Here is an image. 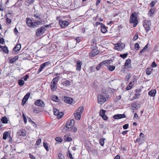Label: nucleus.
<instances>
[{
    "instance_id": "1",
    "label": "nucleus",
    "mask_w": 159,
    "mask_h": 159,
    "mask_svg": "<svg viewBox=\"0 0 159 159\" xmlns=\"http://www.w3.org/2000/svg\"><path fill=\"white\" fill-rule=\"evenodd\" d=\"M75 120L73 119L68 120L64 126L63 130L64 132L71 131L75 132L77 130V128L74 126Z\"/></svg>"
},
{
    "instance_id": "2",
    "label": "nucleus",
    "mask_w": 159,
    "mask_h": 159,
    "mask_svg": "<svg viewBox=\"0 0 159 159\" xmlns=\"http://www.w3.org/2000/svg\"><path fill=\"white\" fill-rule=\"evenodd\" d=\"M84 109L83 107L80 106L74 112V116L76 120H79L80 119L81 114L83 113Z\"/></svg>"
},
{
    "instance_id": "3",
    "label": "nucleus",
    "mask_w": 159,
    "mask_h": 159,
    "mask_svg": "<svg viewBox=\"0 0 159 159\" xmlns=\"http://www.w3.org/2000/svg\"><path fill=\"white\" fill-rule=\"evenodd\" d=\"M129 21L130 23L133 24L134 27H135L137 25L138 23V19L136 12H134L130 16Z\"/></svg>"
},
{
    "instance_id": "4",
    "label": "nucleus",
    "mask_w": 159,
    "mask_h": 159,
    "mask_svg": "<svg viewBox=\"0 0 159 159\" xmlns=\"http://www.w3.org/2000/svg\"><path fill=\"white\" fill-rule=\"evenodd\" d=\"M48 26V25H45L38 28L36 30L35 35L38 37L41 36L45 33L46 30V28Z\"/></svg>"
},
{
    "instance_id": "5",
    "label": "nucleus",
    "mask_w": 159,
    "mask_h": 159,
    "mask_svg": "<svg viewBox=\"0 0 159 159\" xmlns=\"http://www.w3.org/2000/svg\"><path fill=\"white\" fill-rule=\"evenodd\" d=\"M107 99L108 98H107V97L105 96L102 94H99L97 97L98 102V104L102 105L105 103Z\"/></svg>"
},
{
    "instance_id": "6",
    "label": "nucleus",
    "mask_w": 159,
    "mask_h": 159,
    "mask_svg": "<svg viewBox=\"0 0 159 159\" xmlns=\"http://www.w3.org/2000/svg\"><path fill=\"white\" fill-rule=\"evenodd\" d=\"M151 25L150 20H144L143 21V26L145 29L146 32H148L150 30V27Z\"/></svg>"
},
{
    "instance_id": "7",
    "label": "nucleus",
    "mask_w": 159,
    "mask_h": 159,
    "mask_svg": "<svg viewBox=\"0 0 159 159\" xmlns=\"http://www.w3.org/2000/svg\"><path fill=\"white\" fill-rule=\"evenodd\" d=\"M59 24L61 28H64L68 26L69 25V23L68 21L63 20L62 19H60L59 20Z\"/></svg>"
},
{
    "instance_id": "8",
    "label": "nucleus",
    "mask_w": 159,
    "mask_h": 159,
    "mask_svg": "<svg viewBox=\"0 0 159 159\" xmlns=\"http://www.w3.org/2000/svg\"><path fill=\"white\" fill-rule=\"evenodd\" d=\"M125 47V45L122 43H118L115 44L114 49L118 51H120Z\"/></svg>"
},
{
    "instance_id": "9",
    "label": "nucleus",
    "mask_w": 159,
    "mask_h": 159,
    "mask_svg": "<svg viewBox=\"0 0 159 159\" xmlns=\"http://www.w3.org/2000/svg\"><path fill=\"white\" fill-rule=\"evenodd\" d=\"M53 111L54 114L57 116L58 118H61L63 115V112H59V110L57 109L54 108Z\"/></svg>"
},
{
    "instance_id": "10",
    "label": "nucleus",
    "mask_w": 159,
    "mask_h": 159,
    "mask_svg": "<svg viewBox=\"0 0 159 159\" xmlns=\"http://www.w3.org/2000/svg\"><path fill=\"white\" fill-rule=\"evenodd\" d=\"M131 63V60L129 58L126 60L125 63L124 65L125 68L128 70H130L132 68Z\"/></svg>"
},
{
    "instance_id": "11",
    "label": "nucleus",
    "mask_w": 159,
    "mask_h": 159,
    "mask_svg": "<svg viewBox=\"0 0 159 159\" xmlns=\"http://www.w3.org/2000/svg\"><path fill=\"white\" fill-rule=\"evenodd\" d=\"M99 52V51L97 48L96 47H94L90 53V56L91 57H93L98 54Z\"/></svg>"
},
{
    "instance_id": "12",
    "label": "nucleus",
    "mask_w": 159,
    "mask_h": 159,
    "mask_svg": "<svg viewBox=\"0 0 159 159\" xmlns=\"http://www.w3.org/2000/svg\"><path fill=\"white\" fill-rule=\"evenodd\" d=\"M26 131L24 129L19 130L17 132V135L19 136H25L26 135Z\"/></svg>"
},
{
    "instance_id": "13",
    "label": "nucleus",
    "mask_w": 159,
    "mask_h": 159,
    "mask_svg": "<svg viewBox=\"0 0 159 159\" xmlns=\"http://www.w3.org/2000/svg\"><path fill=\"white\" fill-rule=\"evenodd\" d=\"M35 105L41 107H43L44 106L45 104L42 100L39 99L37 100L34 103Z\"/></svg>"
},
{
    "instance_id": "14",
    "label": "nucleus",
    "mask_w": 159,
    "mask_h": 159,
    "mask_svg": "<svg viewBox=\"0 0 159 159\" xmlns=\"http://www.w3.org/2000/svg\"><path fill=\"white\" fill-rule=\"evenodd\" d=\"M64 102L67 104H71L73 102V99L69 97H65L63 98Z\"/></svg>"
},
{
    "instance_id": "15",
    "label": "nucleus",
    "mask_w": 159,
    "mask_h": 159,
    "mask_svg": "<svg viewBox=\"0 0 159 159\" xmlns=\"http://www.w3.org/2000/svg\"><path fill=\"white\" fill-rule=\"evenodd\" d=\"M30 94L29 93H27L26 95H25L22 100V105H24L25 104V102L27 101L30 96Z\"/></svg>"
},
{
    "instance_id": "16",
    "label": "nucleus",
    "mask_w": 159,
    "mask_h": 159,
    "mask_svg": "<svg viewBox=\"0 0 159 159\" xmlns=\"http://www.w3.org/2000/svg\"><path fill=\"white\" fill-rule=\"evenodd\" d=\"M125 117L126 116L124 114H117L114 115L113 116L114 119H119Z\"/></svg>"
},
{
    "instance_id": "17",
    "label": "nucleus",
    "mask_w": 159,
    "mask_h": 159,
    "mask_svg": "<svg viewBox=\"0 0 159 159\" xmlns=\"http://www.w3.org/2000/svg\"><path fill=\"white\" fill-rule=\"evenodd\" d=\"M82 65V63L80 60H79L77 61L76 66L77 70L80 71L81 70Z\"/></svg>"
},
{
    "instance_id": "18",
    "label": "nucleus",
    "mask_w": 159,
    "mask_h": 159,
    "mask_svg": "<svg viewBox=\"0 0 159 159\" xmlns=\"http://www.w3.org/2000/svg\"><path fill=\"white\" fill-rule=\"evenodd\" d=\"M26 24L28 26L30 27H32L33 22L30 18H27L26 19Z\"/></svg>"
},
{
    "instance_id": "19",
    "label": "nucleus",
    "mask_w": 159,
    "mask_h": 159,
    "mask_svg": "<svg viewBox=\"0 0 159 159\" xmlns=\"http://www.w3.org/2000/svg\"><path fill=\"white\" fill-rule=\"evenodd\" d=\"M156 90L155 89L151 90L148 93V95L151 97H154L156 95Z\"/></svg>"
},
{
    "instance_id": "20",
    "label": "nucleus",
    "mask_w": 159,
    "mask_h": 159,
    "mask_svg": "<svg viewBox=\"0 0 159 159\" xmlns=\"http://www.w3.org/2000/svg\"><path fill=\"white\" fill-rule=\"evenodd\" d=\"M51 88L52 91H55L57 88V84L51 82Z\"/></svg>"
},
{
    "instance_id": "21",
    "label": "nucleus",
    "mask_w": 159,
    "mask_h": 159,
    "mask_svg": "<svg viewBox=\"0 0 159 159\" xmlns=\"http://www.w3.org/2000/svg\"><path fill=\"white\" fill-rule=\"evenodd\" d=\"M64 141L67 142H70L72 140V138L69 137L68 134L65 135L64 137Z\"/></svg>"
},
{
    "instance_id": "22",
    "label": "nucleus",
    "mask_w": 159,
    "mask_h": 159,
    "mask_svg": "<svg viewBox=\"0 0 159 159\" xmlns=\"http://www.w3.org/2000/svg\"><path fill=\"white\" fill-rule=\"evenodd\" d=\"M41 23L42 22L40 21L34 22H33L32 24V27H38L39 25H40Z\"/></svg>"
},
{
    "instance_id": "23",
    "label": "nucleus",
    "mask_w": 159,
    "mask_h": 159,
    "mask_svg": "<svg viewBox=\"0 0 159 159\" xmlns=\"http://www.w3.org/2000/svg\"><path fill=\"white\" fill-rule=\"evenodd\" d=\"M21 48V45L20 44H18L16 46H15L13 48V50L15 52H17L19 51Z\"/></svg>"
},
{
    "instance_id": "24",
    "label": "nucleus",
    "mask_w": 159,
    "mask_h": 159,
    "mask_svg": "<svg viewBox=\"0 0 159 159\" xmlns=\"http://www.w3.org/2000/svg\"><path fill=\"white\" fill-rule=\"evenodd\" d=\"M51 99L54 102H57L58 100V97L54 95H52L51 96Z\"/></svg>"
},
{
    "instance_id": "25",
    "label": "nucleus",
    "mask_w": 159,
    "mask_h": 159,
    "mask_svg": "<svg viewBox=\"0 0 159 159\" xmlns=\"http://www.w3.org/2000/svg\"><path fill=\"white\" fill-rule=\"evenodd\" d=\"M102 62L103 65L106 66L108 64H110L112 62V61L111 60H106Z\"/></svg>"
},
{
    "instance_id": "26",
    "label": "nucleus",
    "mask_w": 159,
    "mask_h": 159,
    "mask_svg": "<svg viewBox=\"0 0 159 159\" xmlns=\"http://www.w3.org/2000/svg\"><path fill=\"white\" fill-rule=\"evenodd\" d=\"M106 140L105 138H101L99 140V143L102 146H103L104 144V141Z\"/></svg>"
},
{
    "instance_id": "27",
    "label": "nucleus",
    "mask_w": 159,
    "mask_h": 159,
    "mask_svg": "<svg viewBox=\"0 0 159 159\" xmlns=\"http://www.w3.org/2000/svg\"><path fill=\"white\" fill-rule=\"evenodd\" d=\"M9 135V134L8 132L7 131L5 132L3 134V139L4 140H6L8 137Z\"/></svg>"
},
{
    "instance_id": "28",
    "label": "nucleus",
    "mask_w": 159,
    "mask_h": 159,
    "mask_svg": "<svg viewBox=\"0 0 159 159\" xmlns=\"http://www.w3.org/2000/svg\"><path fill=\"white\" fill-rule=\"evenodd\" d=\"M19 57L18 56H15L13 58L11 59L10 60V62L11 64L13 63L15 61L17 60L18 59Z\"/></svg>"
},
{
    "instance_id": "29",
    "label": "nucleus",
    "mask_w": 159,
    "mask_h": 159,
    "mask_svg": "<svg viewBox=\"0 0 159 159\" xmlns=\"http://www.w3.org/2000/svg\"><path fill=\"white\" fill-rule=\"evenodd\" d=\"M1 121L2 123L4 124H7L8 122V120L6 117L4 116L2 118Z\"/></svg>"
},
{
    "instance_id": "30",
    "label": "nucleus",
    "mask_w": 159,
    "mask_h": 159,
    "mask_svg": "<svg viewBox=\"0 0 159 159\" xmlns=\"http://www.w3.org/2000/svg\"><path fill=\"white\" fill-rule=\"evenodd\" d=\"M107 68L108 70H109L113 71L115 70V67L114 66L108 65L107 66Z\"/></svg>"
},
{
    "instance_id": "31",
    "label": "nucleus",
    "mask_w": 159,
    "mask_h": 159,
    "mask_svg": "<svg viewBox=\"0 0 159 159\" xmlns=\"http://www.w3.org/2000/svg\"><path fill=\"white\" fill-rule=\"evenodd\" d=\"M6 53H8L9 52V50L7 48L6 46H2L1 48Z\"/></svg>"
},
{
    "instance_id": "32",
    "label": "nucleus",
    "mask_w": 159,
    "mask_h": 159,
    "mask_svg": "<svg viewBox=\"0 0 159 159\" xmlns=\"http://www.w3.org/2000/svg\"><path fill=\"white\" fill-rule=\"evenodd\" d=\"M59 76H57L56 77H55L53 79L51 82L57 84L59 80Z\"/></svg>"
},
{
    "instance_id": "33",
    "label": "nucleus",
    "mask_w": 159,
    "mask_h": 159,
    "mask_svg": "<svg viewBox=\"0 0 159 159\" xmlns=\"http://www.w3.org/2000/svg\"><path fill=\"white\" fill-rule=\"evenodd\" d=\"M152 69L149 68H147L146 70V74L148 75H150L152 72Z\"/></svg>"
},
{
    "instance_id": "34",
    "label": "nucleus",
    "mask_w": 159,
    "mask_h": 159,
    "mask_svg": "<svg viewBox=\"0 0 159 159\" xmlns=\"http://www.w3.org/2000/svg\"><path fill=\"white\" fill-rule=\"evenodd\" d=\"M107 29L105 25H102L101 27V31L103 33H105L107 31Z\"/></svg>"
},
{
    "instance_id": "35",
    "label": "nucleus",
    "mask_w": 159,
    "mask_h": 159,
    "mask_svg": "<svg viewBox=\"0 0 159 159\" xmlns=\"http://www.w3.org/2000/svg\"><path fill=\"white\" fill-rule=\"evenodd\" d=\"M43 146L47 151H49V149L48 147V144L47 143L43 142Z\"/></svg>"
},
{
    "instance_id": "36",
    "label": "nucleus",
    "mask_w": 159,
    "mask_h": 159,
    "mask_svg": "<svg viewBox=\"0 0 159 159\" xmlns=\"http://www.w3.org/2000/svg\"><path fill=\"white\" fill-rule=\"evenodd\" d=\"M132 82H130L129 84H128L127 87L126 88V89L127 90H129L130 89L132 88V86H133L134 84H132Z\"/></svg>"
},
{
    "instance_id": "37",
    "label": "nucleus",
    "mask_w": 159,
    "mask_h": 159,
    "mask_svg": "<svg viewBox=\"0 0 159 159\" xmlns=\"http://www.w3.org/2000/svg\"><path fill=\"white\" fill-rule=\"evenodd\" d=\"M155 10L154 8H151L150 9L149 11L148 14L150 16H151L153 14Z\"/></svg>"
},
{
    "instance_id": "38",
    "label": "nucleus",
    "mask_w": 159,
    "mask_h": 159,
    "mask_svg": "<svg viewBox=\"0 0 159 159\" xmlns=\"http://www.w3.org/2000/svg\"><path fill=\"white\" fill-rule=\"evenodd\" d=\"M18 83L19 86H22L24 84L25 82L23 80H18Z\"/></svg>"
},
{
    "instance_id": "39",
    "label": "nucleus",
    "mask_w": 159,
    "mask_h": 159,
    "mask_svg": "<svg viewBox=\"0 0 159 159\" xmlns=\"http://www.w3.org/2000/svg\"><path fill=\"white\" fill-rule=\"evenodd\" d=\"M148 44H147L143 48V49L141 51H140L139 53V55H141V54L144 52L145 51V50L147 48H148Z\"/></svg>"
},
{
    "instance_id": "40",
    "label": "nucleus",
    "mask_w": 159,
    "mask_h": 159,
    "mask_svg": "<svg viewBox=\"0 0 159 159\" xmlns=\"http://www.w3.org/2000/svg\"><path fill=\"white\" fill-rule=\"evenodd\" d=\"M131 75L130 74H127L125 76V80L128 81L130 78Z\"/></svg>"
},
{
    "instance_id": "41",
    "label": "nucleus",
    "mask_w": 159,
    "mask_h": 159,
    "mask_svg": "<svg viewBox=\"0 0 159 159\" xmlns=\"http://www.w3.org/2000/svg\"><path fill=\"white\" fill-rule=\"evenodd\" d=\"M67 156L70 159H74V158L72 157L71 154L69 150L68 151L67 153Z\"/></svg>"
},
{
    "instance_id": "42",
    "label": "nucleus",
    "mask_w": 159,
    "mask_h": 159,
    "mask_svg": "<svg viewBox=\"0 0 159 159\" xmlns=\"http://www.w3.org/2000/svg\"><path fill=\"white\" fill-rule=\"evenodd\" d=\"M106 112V111L103 109L101 110L100 111V116H102L105 115V113Z\"/></svg>"
},
{
    "instance_id": "43",
    "label": "nucleus",
    "mask_w": 159,
    "mask_h": 159,
    "mask_svg": "<svg viewBox=\"0 0 159 159\" xmlns=\"http://www.w3.org/2000/svg\"><path fill=\"white\" fill-rule=\"evenodd\" d=\"M128 55V53H124L123 54H120V57H121L122 58L125 59L126 57Z\"/></svg>"
},
{
    "instance_id": "44",
    "label": "nucleus",
    "mask_w": 159,
    "mask_h": 159,
    "mask_svg": "<svg viewBox=\"0 0 159 159\" xmlns=\"http://www.w3.org/2000/svg\"><path fill=\"white\" fill-rule=\"evenodd\" d=\"M64 84L66 86H68L70 84V82L68 80H66L64 82Z\"/></svg>"
},
{
    "instance_id": "45",
    "label": "nucleus",
    "mask_w": 159,
    "mask_h": 159,
    "mask_svg": "<svg viewBox=\"0 0 159 159\" xmlns=\"http://www.w3.org/2000/svg\"><path fill=\"white\" fill-rule=\"evenodd\" d=\"M56 140L59 142H61L62 141V139L60 137H57L55 138Z\"/></svg>"
},
{
    "instance_id": "46",
    "label": "nucleus",
    "mask_w": 159,
    "mask_h": 159,
    "mask_svg": "<svg viewBox=\"0 0 159 159\" xmlns=\"http://www.w3.org/2000/svg\"><path fill=\"white\" fill-rule=\"evenodd\" d=\"M103 64L102 63V62H101L100 63L98 66L96 67V69L97 70H100L101 67H102V66L103 65Z\"/></svg>"
},
{
    "instance_id": "47",
    "label": "nucleus",
    "mask_w": 159,
    "mask_h": 159,
    "mask_svg": "<svg viewBox=\"0 0 159 159\" xmlns=\"http://www.w3.org/2000/svg\"><path fill=\"white\" fill-rule=\"evenodd\" d=\"M140 48V46L138 43H136L134 45V48L136 50H138Z\"/></svg>"
},
{
    "instance_id": "48",
    "label": "nucleus",
    "mask_w": 159,
    "mask_h": 159,
    "mask_svg": "<svg viewBox=\"0 0 159 159\" xmlns=\"http://www.w3.org/2000/svg\"><path fill=\"white\" fill-rule=\"evenodd\" d=\"M58 156L59 159H65L64 156L61 153H59L58 154Z\"/></svg>"
},
{
    "instance_id": "49",
    "label": "nucleus",
    "mask_w": 159,
    "mask_h": 159,
    "mask_svg": "<svg viewBox=\"0 0 159 159\" xmlns=\"http://www.w3.org/2000/svg\"><path fill=\"white\" fill-rule=\"evenodd\" d=\"M41 139L40 138H39V139H37V140L35 144L37 146H39L40 144V143H41Z\"/></svg>"
},
{
    "instance_id": "50",
    "label": "nucleus",
    "mask_w": 159,
    "mask_h": 159,
    "mask_svg": "<svg viewBox=\"0 0 159 159\" xmlns=\"http://www.w3.org/2000/svg\"><path fill=\"white\" fill-rule=\"evenodd\" d=\"M22 115L25 124H26L27 123V119L25 116V115L24 113H22Z\"/></svg>"
},
{
    "instance_id": "51",
    "label": "nucleus",
    "mask_w": 159,
    "mask_h": 159,
    "mask_svg": "<svg viewBox=\"0 0 159 159\" xmlns=\"http://www.w3.org/2000/svg\"><path fill=\"white\" fill-rule=\"evenodd\" d=\"M129 127V124H126L124 125L123 126V128L124 129H126Z\"/></svg>"
},
{
    "instance_id": "52",
    "label": "nucleus",
    "mask_w": 159,
    "mask_h": 159,
    "mask_svg": "<svg viewBox=\"0 0 159 159\" xmlns=\"http://www.w3.org/2000/svg\"><path fill=\"white\" fill-rule=\"evenodd\" d=\"M140 95V94L139 93H136L135 94V95L134 96L133 98L134 99H136V98H138L139 97Z\"/></svg>"
},
{
    "instance_id": "53",
    "label": "nucleus",
    "mask_w": 159,
    "mask_h": 159,
    "mask_svg": "<svg viewBox=\"0 0 159 159\" xmlns=\"http://www.w3.org/2000/svg\"><path fill=\"white\" fill-rule=\"evenodd\" d=\"M138 38V35L137 34H136L134 35L133 38V40L134 41H135Z\"/></svg>"
},
{
    "instance_id": "54",
    "label": "nucleus",
    "mask_w": 159,
    "mask_h": 159,
    "mask_svg": "<svg viewBox=\"0 0 159 159\" xmlns=\"http://www.w3.org/2000/svg\"><path fill=\"white\" fill-rule=\"evenodd\" d=\"M0 43L1 44H3L4 43V39L2 38H1L0 37Z\"/></svg>"
},
{
    "instance_id": "55",
    "label": "nucleus",
    "mask_w": 159,
    "mask_h": 159,
    "mask_svg": "<svg viewBox=\"0 0 159 159\" xmlns=\"http://www.w3.org/2000/svg\"><path fill=\"white\" fill-rule=\"evenodd\" d=\"M156 3V2L155 1L152 2L150 4V6L151 7H153L154 6V5Z\"/></svg>"
},
{
    "instance_id": "56",
    "label": "nucleus",
    "mask_w": 159,
    "mask_h": 159,
    "mask_svg": "<svg viewBox=\"0 0 159 159\" xmlns=\"http://www.w3.org/2000/svg\"><path fill=\"white\" fill-rule=\"evenodd\" d=\"M6 21V23H7V24H9L11 22V20L9 18H7Z\"/></svg>"
},
{
    "instance_id": "57",
    "label": "nucleus",
    "mask_w": 159,
    "mask_h": 159,
    "mask_svg": "<svg viewBox=\"0 0 159 159\" xmlns=\"http://www.w3.org/2000/svg\"><path fill=\"white\" fill-rule=\"evenodd\" d=\"M157 66V64L156 63L155 61L152 62V64L151 65V66L152 68L156 67Z\"/></svg>"
},
{
    "instance_id": "58",
    "label": "nucleus",
    "mask_w": 159,
    "mask_h": 159,
    "mask_svg": "<svg viewBox=\"0 0 159 159\" xmlns=\"http://www.w3.org/2000/svg\"><path fill=\"white\" fill-rule=\"evenodd\" d=\"M34 17L35 19H39V20L40 19V18L39 17V16L37 14H35L34 16Z\"/></svg>"
},
{
    "instance_id": "59",
    "label": "nucleus",
    "mask_w": 159,
    "mask_h": 159,
    "mask_svg": "<svg viewBox=\"0 0 159 159\" xmlns=\"http://www.w3.org/2000/svg\"><path fill=\"white\" fill-rule=\"evenodd\" d=\"M29 157L31 159H36L35 157L31 154H29Z\"/></svg>"
},
{
    "instance_id": "60",
    "label": "nucleus",
    "mask_w": 159,
    "mask_h": 159,
    "mask_svg": "<svg viewBox=\"0 0 159 159\" xmlns=\"http://www.w3.org/2000/svg\"><path fill=\"white\" fill-rule=\"evenodd\" d=\"M102 118L105 120H106L107 119V116L105 115L101 116Z\"/></svg>"
},
{
    "instance_id": "61",
    "label": "nucleus",
    "mask_w": 159,
    "mask_h": 159,
    "mask_svg": "<svg viewBox=\"0 0 159 159\" xmlns=\"http://www.w3.org/2000/svg\"><path fill=\"white\" fill-rule=\"evenodd\" d=\"M34 1V0H27V2L29 4L33 3Z\"/></svg>"
},
{
    "instance_id": "62",
    "label": "nucleus",
    "mask_w": 159,
    "mask_h": 159,
    "mask_svg": "<svg viewBox=\"0 0 159 159\" xmlns=\"http://www.w3.org/2000/svg\"><path fill=\"white\" fill-rule=\"evenodd\" d=\"M29 78V76L27 75H26L25 77L23 78L22 79H24V80L26 81L27 79Z\"/></svg>"
},
{
    "instance_id": "63",
    "label": "nucleus",
    "mask_w": 159,
    "mask_h": 159,
    "mask_svg": "<svg viewBox=\"0 0 159 159\" xmlns=\"http://www.w3.org/2000/svg\"><path fill=\"white\" fill-rule=\"evenodd\" d=\"M101 0H97L96 2V6H98L99 4L101 2Z\"/></svg>"
},
{
    "instance_id": "64",
    "label": "nucleus",
    "mask_w": 159,
    "mask_h": 159,
    "mask_svg": "<svg viewBox=\"0 0 159 159\" xmlns=\"http://www.w3.org/2000/svg\"><path fill=\"white\" fill-rule=\"evenodd\" d=\"M114 159H120V156L118 155H116L114 158Z\"/></svg>"
}]
</instances>
